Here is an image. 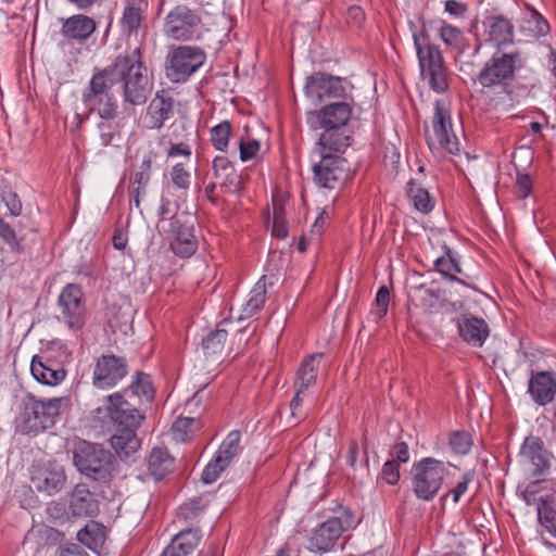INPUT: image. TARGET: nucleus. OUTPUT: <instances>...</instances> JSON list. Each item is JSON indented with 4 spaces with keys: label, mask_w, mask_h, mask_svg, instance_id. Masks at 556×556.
<instances>
[{
    "label": "nucleus",
    "mask_w": 556,
    "mask_h": 556,
    "mask_svg": "<svg viewBox=\"0 0 556 556\" xmlns=\"http://www.w3.org/2000/svg\"><path fill=\"white\" fill-rule=\"evenodd\" d=\"M119 83L125 103L144 104L152 90L153 81L148 74L140 46L130 52L118 54L104 68H96L89 86L83 92V102L89 112H96L100 118H116L118 102L112 88Z\"/></svg>",
    "instance_id": "obj_1"
},
{
    "label": "nucleus",
    "mask_w": 556,
    "mask_h": 556,
    "mask_svg": "<svg viewBox=\"0 0 556 556\" xmlns=\"http://www.w3.org/2000/svg\"><path fill=\"white\" fill-rule=\"evenodd\" d=\"M105 400L108 414L115 427V433L110 440L111 445L122 459L127 458L140 447L137 430L146 420V412L131 407L121 392L110 394Z\"/></svg>",
    "instance_id": "obj_2"
},
{
    "label": "nucleus",
    "mask_w": 556,
    "mask_h": 556,
    "mask_svg": "<svg viewBox=\"0 0 556 556\" xmlns=\"http://www.w3.org/2000/svg\"><path fill=\"white\" fill-rule=\"evenodd\" d=\"M413 39L421 77L428 80L433 91L445 92L448 89L447 67L440 48L430 42L429 35L425 30L414 33Z\"/></svg>",
    "instance_id": "obj_3"
},
{
    "label": "nucleus",
    "mask_w": 556,
    "mask_h": 556,
    "mask_svg": "<svg viewBox=\"0 0 556 556\" xmlns=\"http://www.w3.org/2000/svg\"><path fill=\"white\" fill-rule=\"evenodd\" d=\"M523 66L519 51L496 52L477 75V81L488 89L501 88L511 98V89L517 72Z\"/></svg>",
    "instance_id": "obj_4"
},
{
    "label": "nucleus",
    "mask_w": 556,
    "mask_h": 556,
    "mask_svg": "<svg viewBox=\"0 0 556 556\" xmlns=\"http://www.w3.org/2000/svg\"><path fill=\"white\" fill-rule=\"evenodd\" d=\"M66 402L65 397L37 400L28 394L23 401L21 431L26 434H37L53 427Z\"/></svg>",
    "instance_id": "obj_5"
},
{
    "label": "nucleus",
    "mask_w": 556,
    "mask_h": 556,
    "mask_svg": "<svg viewBox=\"0 0 556 556\" xmlns=\"http://www.w3.org/2000/svg\"><path fill=\"white\" fill-rule=\"evenodd\" d=\"M74 465L86 477L108 482L114 471L115 456L102 445L80 441L74 451Z\"/></svg>",
    "instance_id": "obj_6"
},
{
    "label": "nucleus",
    "mask_w": 556,
    "mask_h": 556,
    "mask_svg": "<svg viewBox=\"0 0 556 556\" xmlns=\"http://www.w3.org/2000/svg\"><path fill=\"white\" fill-rule=\"evenodd\" d=\"M445 476L443 462L426 457L412 467V490L418 500L431 502L442 488Z\"/></svg>",
    "instance_id": "obj_7"
},
{
    "label": "nucleus",
    "mask_w": 556,
    "mask_h": 556,
    "mask_svg": "<svg viewBox=\"0 0 556 556\" xmlns=\"http://www.w3.org/2000/svg\"><path fill=\"white\" fill-rule=\"evenodd\" d=\"M205 51L194 46L172 48L165 60V75L174 84L186 83L205 62Z\"/></svg>",
    "instance_id": "obj_8"
},
{
    "label": "nucleus",
    "mask_w": 556,
    "mask_h": 556,
    "mask_svg": "<svg viewBox=\"0 0 556 556\" xmlns=\"http://www.w3.org/2000/svg\"><path fill=\"white\" fill-rule=\"evenodd\" d=\"M354 513L344 509L341 517H331L320 523L307 540V549L316 554L331 552L342 533L356 526Z\"/></svg>",
    "instance_id": "obj_9"
},
{
    "label": "nucleus",
    "mask_w": 556,
    "mask_h": 556,
    "mask_svg": "<svg viewBox=\"0 0 556 556\" xmlns=\"http://www.w3.org/2000/svg\"><path fill=\"white\" fill-rule=\"evenodd\" d=\"M426 140L431 151L442 150L450 154H458L459 152V140L453 129L451 111L443 100L435 102L432 135L426 130Z\"/></svg>",
    "instance_id": "obj_10"
},
{
    "label": "nucleus",
    "mask_w": 556,
    "mask_h": 556,
    "mask_svg": "<svg viewBox=\"0 0 556 556\" xmlns=\"http://www.w3.org/2000/svg\"><path fill=\"white\" fill-rule=\"evenodd\" d=\"M193 218L185 213L174 214L168 226H162V231L170 239V250L182 258L190 257L198 249V240L193 233Z\"/></svg>",
    "instance_id": "obj_11"
},
{
    "label": "nucleus",
    "mask_w": 556,
    "mask_h": 556,
    "mask_svg": "<svg viewBox=\"0 0 556 556\" xmlns=\"http://www.w3.org/2000/svg\"><path fill=\"white\" fill-rule=\"evenodd\" d=\"M202 24L200 15L186 4L175 5L164 17L163 33L177 41L192 40Z\"/></svg>",
    "instance_id": "obj_12"
},
{
    "label": "nucleus",
    "mask_w": 556,
    "mask_h": 556,
    "mask_svg": "<svg viewBox=\"0 0 556 556\" xmlns=\"http://www.w3.org/2000/svg\"><path fill=\"white\" fill-rule=\"evenodd\" d=\"M60 309L59 319L73 330L78 331L85 327L87 319L86 299L79 285L67 283L58 299Z\"/></svg>",
    "instance_id": "obj_13"
},
{
    "label": "nucleus",
    "mask_w": 556,
    "mask_h": 556,
    "mask_svg": "<svg viewBox=\"0 0 556 556\" xmlns=\"http://www.w3.org/2000/svg\"><path fill=\"white\" fill-rule=\"evenodd\" d=\"M150 0H122L119 28L127 38H144L149 30Z\"/></svg>",
    "instance_id": "obj_14"
},
{
    "label": "nucleus",
    "mask_w": 556,
    "mask_h": 556,
    "mask_svg": "<svg viewBox=\"0 0 556 556\" xmlns=\"http://www.w3.org/2000/svg\"><path fill=\"white\" fill-rule=\"evenodd\" d=\"M128 371L129 367L125 357L111 352L102 354L94 364L92 384L100 390L114 388L128 375Z\"/></svg>",
    "instance_id": "obj_15"
},
{
    "label": "nucleus",
    "mask_w": 556,
    "mask_h": 556,
    "mask_svg": "<svg viewBox=\"0 0 556 556\" xmlns=\"http://www.w3.org/2000/svg\"><path fill=\"white\" fill-rule=\"evenodd\" d=\"M519 456L521 463L531 466L533 477H544L548 475L553 454L545 447L544 441L536 435L526 437L521 444Z\"/></svg>",
    "instance_id": "obj_16"
},
{
    "label": "nucleus",
    "mask_w": 556,
    "mask_h": 556,
    "mask_svg": "<svg viewBox=\"0 0 556 556\" xmlns=\"http://www.w3.org/2000/svg\"><path fill=\"white\" fill-rule=\"evenodd\" d=\"M305 93L318 102L344 100L346 98L341 77L316 72L306 78Z\"/></svg>",
    "instance_id": "obj_17"
},
{
    "label": "nucleus",
    "mask_w": 556,
    "mask_h": 556,
    "mask_svg": "<svg viewBox=\"0 0 556 556\" xmlns=\"http://www.w3.org/2000/svg\"><path fill=\"white\" fill-rule=\"evenodd\" d=\"M60 35L67 42L85 45L96 33L98 22L85 12L61 18Z\"/></svg>",
    "instance_id": "obj_18"
},
{
    "label": "nucleus",
    "mask_w": 556,
    "mask_h": 556,
    "mask_svg": "<svg viewBox=\"0 0 556 556\" xmlns=\"http://www.w3.org/2000/svg\"><path fill=\"white\" fill-rule=\"evenodd\" d=\"M319 154L320 161L313 166L314 182L320 188L333 189L343 173L342 165L345 160L340 155L325 151Z\"/></svg>",
    "instance_id": "obj_19"
},
{
    "label": "nucleus",
    "mask_w": 556,
    "mask_h": 556,
    "mask_svg": "<svg viewBox=\"0 0 556 556\" xmlns=\"http://www.w3.org/2000/svg\"><path fill=\"white\" fill-rule=\"evenodd\" d=\"M30 481L37 491L51 495L63 489L66 476L61 466L49 463L35 466Z\"/></svg>",
    "instance_id": "obj_20"
},
{
    "label": "nucleus",
    "mask_w": 556,
    "mask_h": 556,
    "mask_svg": "<svg viewBox=\"0 0 556 556\" xmlns=\"http://www.w3.org/2000/svg\"><path fill=\"white\" fill-rule=\"evenodd\" d=\"M212 169L222 192L240 193L244 189V178L226 156H216L213 160Z\"/></svg>",
    "instance_id": "obj_21"
},
{
    "label": "nucleus",
    "mask_w": 556,
    "mask_h": 556,
    "mask_svg": "<svg viewBox=\"0 0 556 556\" xmlns=\"http://www.w3.org/2000/svg\"><path fill=\"white\" fill-rule=\"evenodd\" d=\"M484 41L498 49L514 42V24L503 14L490 15L482 21Z\"/></svg>",
    "instance_id": "obj_22"
},
{
    "label": "nucleus",
    "mask_w": 556,
    "mask_h": 556,
    "mask_svg": "<svg viewBox=\"0 0 556 556\" xmlns=\"http://www.w3.org/2000/svg\"><path fill=\"white\" fill-rule=\"evenodd\" d=\"M352 113L353 109L349 102L338 100L323 106L312 114L316 116L319 127H349Z\"/></svg>",
    "instance_id": "obj_23"
},
{
    "label": "nucleus",
    "mask_w": 556,
    "mask_h": 556,
    "mask_svg": "<svg viewBox=\"0 0 556 556\" xmlns=\"http://www.w3.org/2000/svg\"><path fill=\"white\" fill-rule=\"evenodd\" d=\"M324 131L318 138L319 153L325 151L339 155L343 153L352 142V130L349 127H320Z\"/></svg>",
    "instance_id": "obj_24"
},
{
    "label": "nucleus",
    "mask_w": 556,
    "mask_h": 556,
    "mask_svg": "<svg viewBox=\"0 0 556 556\" xmlns=\"http://www.w3.org/2000/svg\"><path fill=\"white\" fill-rule=\"evenodd\" d=\"M460 338L472 346H482L489 337L490 329L483 318L463 315L458 320Z\"/></svg>",
    "instance_id": "obj_25"
},
{
    "label": "nucleus",
    "mask_w": 556,
    "mask_h": 556,
    "mask_svg": "<svg viewBox=\"0 0 556 556\" xmlns=\"http://www.w3.org/2000/svg\"><path fill=\"white\" fill-rule=\"evenodd\" d=\"M202 532L199 528L181 530L176 534L161 556H188L199 545Z\"/></svg>",
    "instance_id": "obj_26"
},
{
    "label": "nucleus",
    "mask_w": 556,
    "mask_h": 556,
    "mask_svg": "<svg viewBox=\"0 0 556 556\" xmlns=\"http://www.w3.org/2000/svg\"><path fill=\"white\" fill-rule=\"evenodd\" d=\"M529 392L539 405L551 403L556 394V381L549 371H540L531 376Z\"/></svg>",
    "instance_id": "obj_27"
},
{
    "label": "nucleus",
    "mask_w": 556,
    "mask_h": 556,
    "mask_svg": "<svg viewBox=\"0 0 556 556\" xmlns=\"http://www.w3.org/2000/svg\"><path fill=\"white\" fill-rule=\"evenodd\" d=\"M30 371L34 378L48 386H56L62 382L66 371L60 365L53 364L51 359L42 361V357L36 355L31 359Z\"/></svg>",
    "instance_id": "obj_28"
},
{
    "label": "nucleus",
    "mask_w": 556,
    "mask_h": 556,
    "mask_svg": "<svg viewBox=\"0 0 556 556\" xmlns=\"http://www.w3.org/2000/svg\"><path fill=\"white\" fill-rule=\"evenodd\" d=\"M323 357L324 354L318 352L307 355L302 359L295 372V379L293 382L294 388L307 391L311 387L316 384L319 365Z\"/></svg>",
    "instance_id": "obj_29"
},
{
    "label": "nucleus",
    "mask_w": 556,
    "mask_h": 556,
    "mask_svg": "<svg viewBox=\"0 0 556 556\" xmlns=\"http://www.w3.org/2000/svg\"><path fill=\"white\" fill-rule=\"evenodd\" d=\"M70 510L76 517L94 516L99 510L98 501L86 485L78 484L72 493Z\"/></svg>",
    "instance_id": "obj_30"
},
{
    "label": "nucleus",
    "mask_w": 556,
    "mask_h": 556,
    "mask_svg": "<svg viewBox=\"0 0 556 556\" xmlns=\"http://www.w3.org/2000/svg\"><path fill=\"white\" fill-rule=\"evenodd\" d=\"M174 99L166 90L156 92L148 108V114L152 119V128H162L165 121L173 115Z\"/></svg>",
    "instance_id": "obj_31"
},
{
    "label": "nucleus",
    "mask_w": 556,
    "mask_h": 556,
    "mask_svg": "<svg viewBox=\"0 0 556 556\" xmlns=\"http://www.w3.org/2000/svg\"><path fill=\"white\" fill-rule=\"evenodd\" d=\"M175 468V459L166 448L154 447L148 457V470L150 475L160 481L169 475Z\"/></svg>",
    "instance_id": "obj_32"
},
{
    "label": "nucleus",
    "mask_w": 556,
    "mask_h": 556,
    "mask_svg": "<svg viewBox=\"0 0 556 556\" xmlns=\"http://www.w3.org/2000/svg\"><path fill=\"white\" fill-rule=\"evenodd\" d=\"M520 33L529 39H536L549 33L551 27L545 17L533 8L527 7V12L521 18Z\"/></svg>",
    "instance_id": "obj_33"
},
{
    "label": "nucleus",
    "mask_w": 556,
    "mask_h": 556,
    "mask_svg": "<svg viewBox=\"0 0 556 556\" xmlns=\"http://www.w3.org/2000/svg\"><path fill=\"white\" fill-rule=\"evenodd\" d=\"M122 393L124 395H135L139 397L141 402L150 404L154 400L155 389L153 387L150 375L143 371H136L130 384L127 388H125Z\"/></svg>",
    "instance_id": "obj_34"
},
{
    "label": "nucleus",
    "mask_w": 556,
    "mask_h": 556,
    "mask_svg": "<svg viewBox=\"0 0 556 556\" xmlns=\"http://www.w3.org/2000/svg\"><path fill=\"white\" fill-rule=\"evenodd\" d=\"M434 268L440 273L443 278L450 281H456L463 286L470 287L464 279L457 278V274H462L459 262L453 255L451 248L444 245V255L438 257L434 263Z\"/></svg>",
    "instance_id": "obj_35"
},
{
    "label": "nucleus",
    "mask_w": 556,
    "mask_h": 556,
    "mask_svg": "<svg viewBox=\"0 0 556 556\" xmlns=\"http://www.w3.org/2000/svg\"><path fill=\"white\" fill-rule=\"evenodd\" d=\"M77 540L97 552L105 542V527L97 521H90L77 532Z\"/></svg>",
    "instance_id": "obj_36"
},
{
    "label": "nucleus",
    "mask_w": 556,
    "mask_h": 556,
    "mask_svg": "<svg viewBox=\"0 0 556 556\" xmlns=\"http://www.w3.org/2000/svg\"><path fill=\"white\" fill-rule=\"evenodd\" d=\"M406 192L413 202L414 208L418 212L428 214L433 210L435 204L434 199L427 189L418 186L414 179L407 182Z\"/></svg>",
    "instance_id": "obj_37"
},
{
    "label": "nucleus",
    "mask_w": 556,
    "mask_h": 556,
    "mask_svg": "<svg viewBox=\"0 0 556 556\" xmlns=\"http://www.w3.org/2000/svg\"><path fill=\"white\" fill-rule=\"evenodd\" d=\"M99 140L103 147H118L122 140L121 124L116 118H101L97 125Z\"/></svg>",
    "instance_id": "obj_38"
},
{
    "label": "nucleus",
    "mask_w": 556,
    "mask_h": 556,
    "mask_svg": "<svg viewBox=\"0 0 556 556\" xmlns=\"http://www.w3.org/2000/svg\"><path fill=\"white\" fill-rule=\"evenodd\" d=\"M266 293V276H262L251 290L250 298L243 307L245 317H252L263 308Z\"/></svg>",
    "instance_id": "obj_39"
},
{
    "label": "nucleus",
    "mask_w": 556,
    "mask_h": 556,
    "mask_svg": "<svg viewBox=\"0 0 556 556\" xmlns=\"http://www.w3.org/2000/svg\"><path fill=\"white\" fill-rule=\"evenodd\" d=\"M201 421L191 417H178L172 425V435L177 442H188L199 429Z\"/></svg>",
    "instance_id": "obj_40"
},
{
    "label": "nucleus",
    "mask_w": 556,
    "mask_h": 556,
    "mask_svg": "<svg viewBox=\"0 0 556 556\" xmlns=\"http://www.w3.org/2000/svg\"><path fill=\"white\" fill-rule=\"evenodd\" d=\"M232 125L229 121H223L211 128V143L222 152H226L231 136Z\"/></svg>",
    "instance_id": "obj_41"
},
{
    "label": "nucleus",
    "mask_w": 556,
    "mask_h": 556,
    "mask_svg": "<svg viewBox=\"0 0 556 556\" xmlns=\"http://www.w3.org/2000/svg\"><path fill=\"white\" fill-rule=\"evenodd\" d=\"M227 331L225 329H216L207 333L202 340V348L207 356L218 355L223 352L227 340Z\"/></svg>",
    "instance_id": "obj_42"
},
{
    "label": "nucleus",
    "mask_w": 556,
    "mask_h": 556,
    "mask_svg": "<svg viewBox=\"0 0 556 556\" xmlns=\"http://www.w3.org/2000/svg\"><path fill=\"white\" fill-rule=\"evenodd\" d=\"M240 439L241 434L239 430H233L228 433L226 439L220 444L216 456H220V458L230 465L233 457L238 454L240 450Z\"/></svg>",
    "instance_id": "obj_43"
},
{
    "label": "nucleus",
    "mask_w": 556,
    "mask_h": 556,
    "mask_svg": "<svg viewBox=\"0 0 556 556\" xmlns=\"http://www.w3.org/2000/svg\"><path fill=\"white\" fill-rule=\"evenodd\" d=\"M0 238L10 247L12 252L25 253L26 247L23 243V238H18L15 230L2 217H0Z\"/></svg>",
    "instance_id": "obj_44"
},
{
    "label": "nucleus",
    "mask_w": 556,
    "mask_h": 556,
    "mask_svg": "<svg viewBox=\"0 0 556 556\" xmlns=\"http://www.w3.org/2000/svg\"><path fill=\"white\" fill-rule=\"evenodd\" d=\"M448 444L456 454H467L472 445V440L467 431H455L450 434Z\"/></svg>",
    "instance_id": "obj_45"
},
{
    "label": "nucleus",
    "mask_w": 556,
    "mask_h": 556,
    "mask_svg": "<svg viewBox=\"0 0 556 556\" xmlns=\"http://www.w3.org/2000/svg\"><path fill=\"white\" fill-rule=\"evenodd\" d=\"M271 235L277 239H285L288 236V224L282 205H274Z\"/></svg>",
    "instance_id": "obj_46"
},
{
    "label": "nucleus",
    "mask_w": 556,
    "mask_h": 556,
    "mask_svg": "<svg viewBox=\"0 0 556 556\" xmlns=\"http://www.w3.org/2000/svg\"><path fill=\"white\" fill-rule=\"evenodd\" d=\"M229 465L225 463L220 456H216L206 465L202 472V481L206 484L213 483L217 480L219 475L228 467Z\"/></svg>",
    "instance_id": "obj_47"
},
{
    "label": "nucleus",
    "mask_w": 556,
    "mask_h": 556,
    "mask_svg": "<svg viewBox=\"0 0 556 556\" xmlns=\"http://www.w3.org/2000/svg\"><path fill=\"white\" fill-rule=\"evenodd\" d=\"M440 38L445 45L455 49L460 48L464 41L462 30L450 24H444L440 28Z\"/></svg>",
    "instance_id": "obj_48"
},
{
    "label": "nucleus",
    "mask_w": 556,
    "mask_h": 556,
    "mask_svg": "<svg viewBox=\"0 0 556 556\" xmlns=\"http://www.w3.org/2000/svg\"><path fill=\"white\" fill-rule=\"evenodd\" d=\"M261 149V143L258 140L251 138L249 135L242 136L239 139V151H240V160L242 162H247L251 159H254Z\"/></svg>",
    "instance_id": "obj_49"
},
{
    "label": "nucleus",
    "mask_w": 556,
    "mask_h": 556,
    "mask_svg": "<svg viewBox=\"0 0 556 556\" xmlns=\"http://www.w3.org/2000/svg\"><path fill=\"white\" fill-rule=\"evenodd\" d=\"M207 504L202 497L191 498L179 508V516L185 520L195 519L205 508Z\"/></svg>",
    "instance_id": "obj_50"
},
{
    "label": "nucleus",
    "mask_w": 556,
    "mask_h": 556,
    "mask_svg": "<svg viewBox=\"0 0 556 556\" xmlns=\"http://www.w3.org/2000/svg\"><path fill=\"white\" fill-rule=\"evenodd\" d=\"M151 167L152 156L149 154L142 160L139 170L135 173L131 186L146 189L151 177Z\"/></svg>",
    "instance_id": "obj_51"
},
{
    "label": "nucleus",
    "mask_w": 556,
    "mask_h": 556,
    "mask_svg": "<svg viewBox=\"0 0 556 556\" xmlns=\"http://www.w3.org/2000/svg\"><path fill=\"white\" fill-rule=\"evenodd\" d=\"M416 290L420 293L421 305L426 308L435 307L439 300L442 298L444 293L439 288H429L426 287L425 285L417 287Z\"/></svg>",
    "instance_id": "obj_52"
},
{
    "label": "nucleus",
    "mask_w": 556,
    "mask_h": 556,
    "mask_svg": "<svg viewBox=\"0 0 556 556\" xmlns=\"http://www.w3.org/2000/svg\"><path fill=\"white\" fill-rule=\"evenodd\" d=\"M170 179L175 187L187 191L190 187V173L182 163H177L170 170Z\"/></svg>",
    "instance_id": "obj_53"
},
{
    "label": "nucleus",
    "mask_w": 556,
    "mask_h": 556,
    "mask_svg": "<svg viewBox=\"0 0 556 556\" xmlns=\"http://www.w3.org/2000/svg\"><path fill=\"white\" fill-rule=\"evenodd\" d=\"M473 476L475 475H473L472 471L465 472L462 476L460 480L455 484V486L453 489H451L448 492H446L441 497V500H445L447 496L452 495L453 496V502L455 504L458 503L460 497L467 492L468 486H469L470 482L473 479Z\"/></svg>",
    "instance_id": "obj_54"
},
{
    "label": "nucleus",
    "mask_w": 556,
    "mask_h": 556,
    "mask_svg": "<svg viewBox=\"0 0 556 556\" xmlns=\"http://www.w3.org/2000/svg\"><path fill=\"white\" fill-rule=\"evenodd\" d=\"M400 464L395 459L387 460L381 469L380 479L390 485H394L400 480Z\"/></svg>",
    "instance_id": "obj_55"
},
{
    "label": "nucleus",
    "mask_w": 556,
    "mask_h": 556,
    "mask_svg": "<svg viewBox=\"0 0 556 556\" xmlns=\"http://www.w3.org/2000/svg\"><path fill=\"white\" fill-rule=\"evenodd\" d=\"M532 191V180L527 174H518L517 180L514 187V194L516 198L523 200Z\"/></svg>",
    "instance_id": "obj_56"
},
{
    "label": "nucleus",
    "mask_w": 556,
    "mask_h": 556,
    "mask_svg": "<svg viewBox=\"0 0 556 556\" xmlns=\"http://www.w3.org/2000/svg\"><path fill=\"white\" fill-rule=\"evenodd\" d=\"M1 199L5 203L12 216H20L22 213V202L17 193L12 190H4L1 193Z\"/></svg>",
    "instance_id": "obj_57"
},
{
    "label": "nucleus",
    "mask_w": 556,
    "mask_h": 556,
    "mask_svg": "<svg viewBox=\"0 0 556 556\" xmlns=\"http://www.w3.org/2000/svg\"><path fill=\"white\" fill-rule=\"evenodd\" d=\"M540 522L556 538V517L554 510L545 506L538 507Z\"/></svg>",
    "instance_id": "obj_58"
},
{
    "label": "nucleus",
    "mask_w": 556,
    "mask_h": 556,
    "mask_svg": "<svg viewBox=\"0 0 556 556\" xmlns=\"http://www.w3.org/2000/svg\"><path fill=\"white\" fill-rule=\"evenodd\" d=\"M176 211H177V206H175L168 198L162 195L161 205H160L159 213H157L159 218H160L159 223H160L161 227L163 225H165V227L168 226V220H169L170 216H173L174 214H177Z\"/></svg>",
    "instance_id": "obj_59"
},
{
    "label": "nucleus",
    "mask_w": 556,
    "mask_h": 556,
    "mask_svg": "<svg viewBox=\"0 0 556 556\" xmlns=\"http://www.w3.org/2000/svg\"><path fill=\"white\" fill-rule=\"evenodd\" d=\"M376 306H377V315L379 318H382L388 313V307L390 303V292L386 286L379 288L376 295Z\"/></svg>",
    "instance_id": "obj_60"
},
{
    "label": "nucleus",
    "mask_w": 556,
    "mask_h": 556,
    "mask_svg": "<svg viewBox=\"0 0 556 556\" xmlns=\"http://www.w3.org/2000/svg\"><path fill=\"white\" fill-rule=\"evenodd\" d=\"M365 22V12L361 7L352 5L346 11V23L352 28H361Z\"/></svg>",
    "instance_id": "obj_61"
},
{
    "label": "nucleus",
    "mask_w": 556,
    "mask_h": 556,
    "mask_svg": "<svg viewBox=\"0 0 556 556\" xmlns=\"http://www.w3.org/2000/svg\"><path fill=\"white\" fill-rule=\"evenodd\" d=\"M55 556H89V554L78 543H65L58 547Z\"/></svg>",
    "instance_id": "obj_62"
},
{
    "label": "nucleus",
    "mask_w": 556,
    "mask_h": 556,
    "mask_svg": "<svg viewBox=\"0 0 556 556\" xmlns=\"http://www.w3.org/2000/svg\"><path fill=\"white\" fill-rule=\"evenodd\" d=\"M166 154H167V157H176V156L189 157L191 155V149L185 142L172 143L169 149L167 150Z\"/></svg>",
    "instance_id": "obj_63"
},
{
    "label": "nucleus",
    "mask_w": 556,
    "mask_h": 556,
    "mask_svg": "<svg viewBox=\"0 0 556 556\" xmlns=\"http://www.w3.org/2000/svg\"><path fill=\"white\" fill-rule=\"evenodd\" d=\"M395 457V462L407 463L409 460V452L408 445L405 442H399L393 446V451L391 453Z\"/></svg>",
    "instance_id": "obj_64"
}]
</instances>
